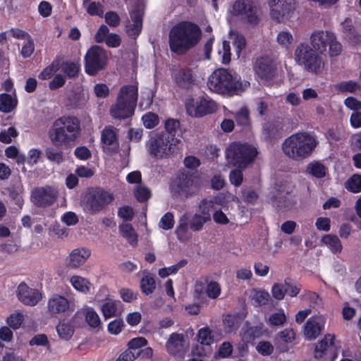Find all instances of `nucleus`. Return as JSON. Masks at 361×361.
<instances>
[{"label":"nucleus","mask_w":361,"mask_h":361,"mask_svg":"<svg viewBox=\"0 0 361 361\" xmlns=\"http://www.w3.org/2000/svg\"><path fill=\"white\" fill-rule=\"evenodd\" d=\"M201 37L202 30L198 25L188 20L180 21L169 31L170 51L177 55H183L195 47Z\"/></svg>","instance_id":"nucleus-1"},{"label":"nucleus","mask_w":361,"mask_h":361,"mask_svg":"<svg viewBox=\"0 0 361 361\" xmlns=\"http://www.w3.org/2000/svg\"><path fill=\"white\" fill-rule=\"evenodd\" d=\"M81 133L80 120L74 116H62L56 118L48 131L51 144L56 147L73 146Z\"/></svg>","instance_id":"nucleus-2"},{"label":"nucleus","mask_w":361,"mask_h":361,"mask_svg":"<svg viewBox=\"0 0 361 361\" xmlns=\"http://www.w3.org/2000/svg\"><path fill=\"white\" fill-rule=\"evenodd\" d=\"M318 145L316 137L307 132H298L285 139L281 149L293 160L300 161L309 157Z\"/></svg>","instance_id":"nucleus-3"},{"label":"nucleus","mask_w":361,"mask_h":361,"mask_svg":"<svg viewBox=\"0 0 361 361\" xmlns=\"http://www.w3.org/2000/svg\"><path fill=\"white\" fill-rule=\"evenodd\" d=\"M208 88L221 95H238L245 90L240 78L233 75L228 69L220 68L212 72L207 81Z\"/></svg>","instance_id":"nucleus-4"},{"label":"nucleus","mask_w":361,"mask_h":361,"mask_svg":"<svg viewBox=\"0 0 361 361\" xmlns=\"http://www.w3.org/2000/svg\"><path fill=\"white\" fill-rule=\"evenodd\" d=\"M138 98V88L135 85H123L118 94L116 102L110 108L113 118L125 119L134 114Z\"/></svg>","instance_id":"nucleus-5"},{"label":"nucleus","mask_w":361,"mask_h":361,"mask_svg":"<svg viewBox=\"0 0 361 361\" xmlns=\"http://www.w3.org/2000/svg\"><path fill=\"white\" fill-rule=\"evenodd\" d=\"M202 186V180L199 174L194 172L183 171L178 173L171 180L169 190L172 196L188 198L199 193Z\"/></svg>","instance_id":"nucleus-6"},{"label":"nucleus","mask_w":361,"mask_h":361,"mask_svg":"<svg viewBox=\"0 0 361 361\" xmlns=\"http://www.w3.org/2000/svg\"><path fill=\"white\" fill-rule=\"evenodd\" d=\"M257 154V148L246 142H233L226 149L228 162L241 169H245L253 163Z\"/></svg>","instance_id":"nucleus-7"},{"label":"nucleus","mask_w":361,"mask_h":361,"mask_svg":"<svg viewBox=\"0 0 361 361\" xmlns=\"http://www.w3.org/2000/svg\"><path fill=\"white\" fill-rule=\"evenodd\" d=\"M294 55L297 63L303 66L305 71L314 74L322 71L324 61L307 43H300L295 49Z\"/></svg>","instance_id":"nucleus-8"},{"label":"nucleus","mask_w":361,"mask_h":361,"mask_svg":"<svg viewBox=\"0 0 361 361\" xmlns=\"http://www.w3.org/2000/svg\"><path fill=\"white\" fill-rule=\"evenodd\" d=\"M114 200L112 192L102 188H89L85 193L83 206L90 214H97L104 209Z\"/></svg>","instance_id":"nucleus-9"},{"label":"nucleus","mask_w":361,"mask_h":361,"mask_svg":"<svg viewBox=\"0 0 361 361\" xmlns=\"http://www.w3.org/2000/svg\"><path fill=\"white\" fill-rule=\"evenodd\" d=\"M312 48L319 54L326 51L329 47V54L331 56H338L342 50V45L337 40L335 34L331 31L317 30L310 36Z\"/></svg>","instance_id":"nucleus-10"},{"label":"nucleus","mask_w":361,"mask_h":361,"mask_svg":"<svg viewBox=\"0 0 361 361\" xmlns=\"http://www.w3.org/2000/svg\"><path fill=\"white\" fill-rule=\"evenodd\" d=\"M107 63V52L99 45L90 47L84 56L85 72L90 76L97 75L106 68Z\"/></svg>","instance_id":"nucleus-11"},{"label":"nucleus","mask_w":361,"mask_h":361,"mask_svg":"<svg viewBox=\"0 0 361 361\" xmlns=\"http://www.w3.org/2000/svg\"><path fill=\"white\" fill-rule=\"evenodd\" d=\"M185 108L188 115L202 118L217 110L216 103L207 95L190 97L186 99Z\"/></svg>","instance_id":"nucleus-12"},{"label":"nucleus","mask_w":361,"mask_h":361,"mask_svg":"<svg viewBox=\"0 0 361 361\" xmlns=\"http://www.w3.org/2000/svg\"><path fill=\"white\" fill-rule=\"evenodd\" d=\"M175 146V139L165 133L151 137L147 145L149 153L152 157L159 159L171 155Z\"/></svg>","instance_id":"nucleus-13"},{"label":"nucleus","mask_w":361,"mask_h":361,"mask_svg":"<svg viewBox=\"0 0 361 361\" xmlns=\"http://www.w3.org/2000/svg\"><path fill=\"white\" fill-rule=\"evenodd\" d=\"M57 191L49 185L35 188L31 192L32 202L37 207L46 208L52 205L57 199Z\"/></svg>","instance_id":"nucleus-14"},{"label":"nucleus","mask_w":361,"mask_h":361,"mask_svg":"<svg viewBox=\"0 0 361 361\" xmlns=\"http://www.w3.org/2000/svg\"><path fill=\"white\" fill-rule=\"evenodd\" d=\"M174 84L180 90H190L197 82V77L192 68L184 66L175 68L171 72Z\"/></svg>","instance_id":"nucleus-15"},{"label":"nucleus","mask_w":361,"mask_h":361,"mask_svg":"<svg viewBox=\"0 0 361 361\" xmlns=\"http://www.w3.org/2000/svg\"><path fill=\"white\" fill-rule=\"evenodd\" d=\"M271 16L278 23L292 16L295 10V0H269Z\"/></svg>","instance_id":"nucleus-16"},{"label":"nucleus","mask_w":361,"mask_h":361,"mask_svg":"<svg viewBox=\"0 0 361 361\" xmlns=\"http://www.w3.org/2000/svg\"><path fill=\"white\" fill-rule=\"evenodd\" d=\"M253 70L262 80L270 81L276 75L277 67L272 58L265 56L256 59L253 65Z\"/></svg>","instance_id":"nucleus-17"},{"label":"nucleus","mask_w":361,"mask_h":361,"mask_svg":"<svg viewBox=\"0 0 361 361\" xmlns=\"http://www.w3.org/2000/svg\"><path fill=\"white\" fill-rule=\"evenodd\" d=\"M257 11L254 2L250 0H237L232 6L234 16L245 15L247 22L251 25H257L259 21Z\"/></svg>","instance_id":"nucleus-18"},{"label":"nucleus","mask_w":361,"mask_h":361,"mask_svg":"<svg viewBox=\"0 0 361 361\" xmlns=\"http://www.w3.org/2000/svg\"><path fill=\"white\" fill-rule=\"evenodd\" d=\"M326 318L321 315H313L305 322L303 333L305 338L309 341L316 339L324 330Z\"/></svg>","instance_id":"nucleus-19"},{"label":"nucleus","mask_w":361,"mask_h":361,"mask_svg":"<svg viewBox=\"0 0 361 361\" xmlns=\"http://www.w3.org/2000/svg\"><path fill=\"white\" fill-rule=\"evenodd\" d=\"M17 296L21 302L30 306L36 305L42 299V294L37 289L31 288L25 283L18 286Z\"/></svg>","instance_id":"nucleus-20"},{"label":"nucleus","mask_w":361,"mask_h":361,"mask_svg":"<svg viewBox=\"0 0 361 361\" xmlns=\"http://www.w3.org/2000/svg\"><path fill=\"white\" fill-rule=\"evenodd\" d=\"M91 255V251L85 247L74 249L66 259L67 265L71 268H78L83 265Z\"/></svg>","instance_id":"nucleus-21"},{"label":"nucleus","mask_w":361,"mask_h":361,"mask_svg":"<svg viewBox=\"0 0 361 361\" xmlns=\"http://www.w3.org/2000/svg\"><path fill=\"white\" fill-rule=\"evenodd\" d=\"M69 305V301L66 297L54 294L48 300L47 310L51 315L61 314L68 310Z\"/></svg>","instance_id":"nucleus-22"},{"label":"nucleus","mask_w":361,"mask_h":361,"mask_svg":"<svg viewBox=\"0 0 361 361\" xmlns=\"http://www.w3.org/2000/svg\"><path fill=\"white\" fill-rule=\"evenodd\" d=\"M283 125L281 121L267 122L263 127V135L268 142H272L283 136Z\"/></svg>","instance_id":"nucleus-23"},{"label":"nucleus","mask_w":361,"mask_h":361,"mask_svg":"<svg viewBox=\"0 0 361 361\" xmlns=\"http://www.w3.org/2000/svg\"><path fill=\"white\" fill-rule=\"evenodd\" d=\"M341 26L343 32L348 38L350 43L357 44L361 42V35L355 30L351 18H346L345 20L341 23Z\"/></svg>","instance_id":"nucleus-24"},{"label":"nucleus","mask_w":361,"mask_h":361,"mask_svg":"<svg viewBox=\"0 0 361 361\" xmlns=\"http://www.w3.org/2000/svg\"><path fill=\"white\" fill-rule=\"evenodd\" d=\"M7 191L11 204L14 205L12 209L20 212L24 205L23 188L20 187L12 185L7 188Z\"/></svg>","instance_id":"nucleus-25"},{"label":"nucleus","mask_w":361,"mask_h":361,"mask_svg":"<svg viewBox=\"0 0 361 361\" xmlns=\"http://www.w3.org/2000/svg\"><path fill=\"white\" fill-rule=\"evenodd\" d=\"M121 304L119 300H115L109 298L104 299L100 307L101 312L105 319H109L116 316L118 305Z\"/></svg>","instance_id":"nucleus-26"},{"label":"nucleus","mask_w":361,"mask_h":361,"mask_svg":"<svg viewBox=\"0 0 361 361\" xmlns=\"http://www.w3.org/2000/svg\"><path fill=\"white\" fill-rule=\"evenodd\" d=\"M335 336L327 334L324 338L320 340L315 345L314 356L317 358H322L325 355L327 348L334 345Z\"/></svg>","instance_id":"nucleus-27"},{"label":"nucleus","mask_w":361,"mask_h":361,"mask_svg":"<svg viewBox=\"0 0 361 361\" xmlns=\"http://www.w3.org/2000/svg\"><path fill=\"white\" fill-rule=\"evenodd\" d=\"M18 99L7 93L0 94V111L8 114L13 111L18 106Z\"/></svg>","instance_id":"nucleus-28"},{"label":"nucleus","mask_w":361,"mask_h":361,"mask_svg":"<svg viewBox=\"0 0 361 361\" xmlns=\"http://www.w3.org/2000/svg\"><path fill=\"white\" fill-rule=\"evenodd\" d=\"M184 337L183 334L173 333L166 343L168 351L171 354H177L183 347Z\"/></svg>","instance_id":"nucleus-29"},{"label":"nucleus","mask_w":361,"mask_h":361,"mask_svg":"<svg viewBox=\"0 0 361 361\" xmlns=\"http://www.w3.org/2000/svg\"><path fill=\"white\" fill-rule=\"evenodd\" d=\"M296 338L295 331L292 328H286L279 331L274 338L276 345L279 343L293 345Z\"/></svg>","instance_id":"nucleus-30"},{"label":"nucleus","mask_w":361,"mask_h":361,"mask_svg":"<svg viewBox=\"0 0 361 361\" xmlns=\"http://www.w3.org/2000/svg\"><path fill=\"white\" fill-rule=\"evenodd\" d=\"M322 243L327 245L331 252L340 253L342 251L343 246L341 242L336 235L327 234L324 235L321 240Z\"/></svg>","instance_id":"nucleus-31"},{"label":"nucleus","mask_w":361,"mask_h":361,"mask_svg":"<svg viewBox=\"0 0 361 361\" xmlns=\"http://www.w3.org/2000/svg\"><path fill=\"white\" fill-rule=\"evenodd\" d=\"M54 146L47 147L44 153L47 159L50 161L58 165L62 164L64 161L63 152L61 149Z\"/></svg>","instance_id":"nucleus-32"},{"label":"nucleus","mask_w":361,"mask_h":361,"mask_svg":"<svg viewBox=\"0 0 361 361\" xmlns=\"http://www.w3.org/2000/svg\"><path fill=\"white\" fill-rule=\"evenodd\" d=\"M226 333H235L240 325V317L236 314H227L223 319Z\"/></svg>","instance_id":"nucleus-33"},{"label":"nucleus","mask_w":361,"mask_h":361,"mask_svg":"<svg viewBox=\"0 0 361 361\" xmlns=\"http://www.w3.org/2000/svg\"><path fill=\"white\" fill-rule=\"evenodd\" d=\"M264 333V330L262 324L257 326H248L243 331V338L247 342H252L256 338L261 337Z\"/></svg>","instance_id":"nucleus-34"},{"label":"nucleus","mask_w":361,"mask_h":361,"mask_svg":"<svg viewBox=\"0 0 361 361\" xmlns=\"http://www.w3.org/2000/svg\"><path fill=\"white\" fill-rule=\"evenodd\" d=\"M121 235L133 246L137 243V235L130 224H124L119 226Z\"/></svg>","instance_id":"nucleus-35"},{"label":"nucleus","mask_w":361,"mask_h":361,"mask_svg":"<svg viewBox=\"0 0 361 361\" xmlns=\"http://www.w3.org/2000/svg\"><path fill=\"white\" fill-rule=\"evenodd\" d=\"M56 331L61 339L68 341L73 336L75 329L69 322L63 320L59 322Z\"/></svg>","instance_id":"nucleus-36"},{"label":"nucleus","mask_w":361,"mask_h":361,"mask_svg":"<svg viewBox=\"0 0 361 361\" xmlns=\"http://www.w3.org/2000/svg\"><path fill=\"white\" fill-rule=\"evenodd\" d=\"M270 298L269 293L265 290H254V293L251 296V301L255 307H261L267 305Z\"/></svg>","instance_id":"nucleus-37"},{"label":"nucleus","mask_w":361,"mask_h":361,"mask_svg":"<svg viewBox=\"0 0 361 361\" xmlns=\"http://www.w3.org/2000/svg\"><path fill=\"white\" fill-rule=\"evenodd\" d=\"M141 291L146 295L152 294L156 288L154 277L151 274L144 276L140 280Z\"/></svg>","instance_id":"nucleus-38"},{"label":"nucleus","mask_w":361,"mask_h":361,"mask_svg":"<svg viewBox=\"0 0 361 361\" xmlns=\"http://www.w3.org/2000/svg\"><path fill=\"white\" fill-rule=\"evenodd\" d=\"M63 73L68 78H74L78 75L80 70V65L73 61H63L61 64Z\"/></svg>","instance_id":"nucleus-39"},{"label":"nucleus","mask_w":361,"mask_h":361,"mask_svg":"<svg viewBox=\"0 0 361 361\" xmlns=\"http://www.w3.org/2000/svg\"><path fill=\"white\" fill-rule=\"evenodd\" d=\"M250 112L247 108L242 107L235 115V120L237 126L242 127V129H247L250 126Z\"/></svg>","instance_id":"nucleus-40"},{"label":"nucleus","mask_w":361,"mask_h":361,"mask_svg":"<svg viewBox=\"0 0 361 361\" xmlns=\"http://www.w3.org/2000/svg\"><path fill=\"white\" fill-rule=\"evenodd\" d=\"M197 338L201 345H210L214 343L212 331L207 326L202 327L198 330Z\"/></svg>","instance_id":"nucleus-41"},{"label":"nucleus","mask_w":361,"mask_h":361,"mask_svg":"<svg viewBox=\"0 0 361 361\" xmlns=\"http://www.w3.org/2000/svg\"><path fill=\"white\" fill-rule=\"evenodd\" d=\"M345 187L349 192L357 193L361 192V174L352 175L345 182Z\"/></svg>","instance_id":"nucleus-42"},{"label":"nucleus","mask_w":361,"mask_h":361,"mask_svg":"<svg viewBox=\"0 0 361 361\" xmlns=\"http://www.w3.org/2000/svg\"><path fill=\"white\" fill-rule=\"evenodd\" d=\"M286 294L290 298L296 297L301 290V285L291 278H286L284 280Z\"/></svg>","instance_id":"nucleus-43"},{"label":"nucleus","mask_w":361,"mask_h":361,"mask_svg":"<svg viewBox=\"0 0 361 361\" xmlns=\"http://www.w3.org/2000/svg\"><path fill=\"white\" fill-rule=\"evenodd\" d=\"M59 69V62L54 60L52 63L45 67L38 75L39 80H45L51 78Z\"/></svg>","instance_id":"nucleus-44"},{"label":"nucleus","mask_w":361,"mask_h":361,"mask_svg":"<svg viewBox=\"0 0 361 361\" xmlns=\"http://www.w3.org/2000/svg\"><path fill=\"white\" fill-rule=\"evenodd\" d=\"M187 264L188 261L186 259H181L174 265L160 269L158 274L161 278H166L171 274H176L180 269L184 267Z\"/></svg>","instance_id":"nucleus-45"},{"label":"nucleus","mask_w":361,"mask_h":361,"mask_svg":"<svg viewBox=\"0 0 361 361\" xmlns=\"http://www.w3.org/2000/svg\"><path fill=\"white\" fill-rule=\"evenodd\" d=\"M102 142L106 145H111L116 140V133L113 126H106L102 131Z\"/></svg>","instance_id":"nucleus-46"},{"label":"nucleus","mask_w":361,"mask_h":361,"mask_svg":"<svg viewBox=\"0 0 361 361\" xmlns=\"http://www.w3.org/2000/svg\"><path fill=\"white\" fill-rule=\"evenodd\" d=\"M214 207V202L212 200L203 199L199 204L200 215L207 221L211 220V212Z\"/></svg>","instance_id":"nucleus-47"},{"label":"nucleus","mask_w":361,"mask_h":361,"mask_svg":"<svg viewBox=\"0 0 361 361\" xmlns=\"http://www.w3.org/2000/svg\"><path fill=\"white\" fill-rule=\"evenodd\" d=\"M307 171L317 178H324L326 175V168L319 162L310 163L307 167Z\"/></svg>","instance_id":"nucleus-48"},{"label":"nucleus","mask_w":361,"mask_h":361,"mask_svg":"<svg viewBox=\"0 0 361 361\" xmlns=\"http://www.w3.org/2000/svg\"><path fill=\"white\" fill-rule=\"evenodd\" d=\"M287 320V317L283 311L281 309L276 312L271 314L268 319L269 324L271 326H283Z\"/></svg>","instance_id":"nucleus-49"},{"label":"nucleus","mask_w":361,"mask_h":361,"mask_svg":"<svg viewBox=\"0 0 361 361\" xmlns=\"http://www.w3.org/2000/svg\"><path fill=\"white\" fill-rule=\"evenodd\" d=\"M71 283L73 288L82 293L89 291V281L79 276H73L71 278Z\"/></svg>","instance_id":"nucleus-50"},{"label":"nucleus","mask_w":361,"mask_h":361,"mask_svg":"<svg viewBox=\"0 0 361 361\" xmlns=\"http://www.w3.org/2000/svg\"><path fill=\"white\" fill-rule=\"evenodd\" d=\"M85 318L87 324L91 327L97 328L101 324V320L98 314L92 307L87 309Z\"/></svg>","instance_id":"nucleus-51"},{"label":"nucleus","mask_w":361,"mask_h":361,"mask_svg":"<svg viewBox=\"0 0 361 361\" xmlns=\"http://www.w3.org/2000/svg\"><path fill=\"white\" fill-rule=\"evenodd\" d=\"M336 88L341 92L353 93L360 88V85L354 80H348L338 83Z\"/></svg>","instance_id":"nucleus-52"},{"label":"nucleus","mask_w":361,"mask_h":361,"mask_svg":"<svg viewBox=\"0 0 361 361\" xmlns=\"http://www.w3.org/2000/svg\"><path fill=\"white\" fill-rule=\"evenodd\" d=\"M207 221H208L200 214H195L190 221L189 227L192 231H200L202 229L204 224Z\"/></svg>","instance_id":"nucleus-53"},{"label":"nucleus","mask_w":361,"mask_h":361,"mask_svg":"<svg viewBox=\"0 0 361 361\" xmlns=\"http://www.w3.org/2000/svg\"><path fill=\"white\" fill-rule=\"evenodd\" d=\"M147 345V340L144 337H136L130 340L128 343V348L133 350L137 355V351H140L142 347Z\"/></svg>","instance_id":"nucleus-54"},{"label":"nucleus","mask_w":361,"mask_h":361,"mask_svg":"<svg viewBox=\"0 0 361 361\" xmlns=\"http://www.w3.org/2000/svg\"><path fill=\"white\" fill-rule=\"evenodd\" d=\"M18 135V133L16 128L9 127L7 130L0 132V142L4 144H10L12 142V138H15Z\"/></svg>","instance_id":"nucleus-55"},{"label":"nucleus","mask_w":361,"mask_h":361,"mask_svg":"<svg viewBox=\"0 0 361 361\" xmlns=\"http://www.w3.org/2000/svg\"><path fill=\"white\" fill-rule=\"evenodd\" d=\"M24 320V316L21 312H16L11 314L6 319V322L9 327L14 330L20 328Z\"/></svg>","instance_id":"nucleus-56"},{"label":"nucleus","mask_w":361,"mask_h":361,"mask_svg":"<svg viewBox=\"0 0 361 361\" xmlns=\"http://www.w3.org/2000/svg\"><path fill=\"white\" fill-rule=\"evenodd\" d=\"M180 123L178 119L175 118H168L165 121L164 127L167 132L166 134L171 136L175 139V135L180 128Z\"/></svg>","instance_id":"nucleus-57"},{"label":"nucleus","mask_w":361,"mask_h":361,"mask_svg":"<svg viewBox=\"0 0 361 361\" xmlns=\"http://www.w3.org/2000/svg\"><path fill=\"white\" fill-rule=\"evenodd\" d=\"M142 120L145 127L148 129H151L157 126L159 121V116L152 112L145 114L142 116Z\"/></svg>","instance_id":"nucleus-58"},{"label":"nucleus","mask_w":361,"mask_h":361,"mask_svg":"<svg viewBox=\"0 0 361 361\" xmlns=\"http://www.w3.org/2000/svg\"><path fill=\"white\" fill-rule=\"evenodd\" d=\"M241 192L244 202L248 204H255L259 198L257 192L251 188H243Z\"/></svg>","instance_id":"nucleus-59"},{"label":"nucleus","mask_w":361,"mask_h":361,"mask_svg":"<svg viewBox=\"0 0 361 361\" xmlns=\"http://www.w3.org/2000/svg\"><path fill=\"white\" fill-rule=\"evenodd\" d=\"M243 170L241 169H235L231 170L229 173V180L231 183L235 187L240 186L243 180Z\"/></svg>","instance_id":"nucleus-60"},{"label":"nucleus","mask_w":361,"mask_h":361,"mask_svg":"<svg viewBox=\"0 0 361 361\" xmlns=\"http://www.w3.org/2000/svg\"><path fill=\"white\" fill-rule=\"evenodd\" d=\"M206 293L209 298H217L221 294V287L219 284L216 281H210L208 283Z\"/></svg>","instance_id":"nucleus-61"},{"label":"nucleus","mask_w":361,"mask_h":361,"mask_svg":"<svg viewBox=\"0 0 361 361\" xmlns=\"http://www.w3.org/2000/svg\"><path fill=\"white\" fill-rule=\"evenodd\" d=\"M159 226L164 230L171 229L174 226V218L173 215L171 212H166L164 214L160 219Z\"/></svg>","instance_id":"nucleus-62"},{"label":"nucleus","mask_w":361,"mask_h":361,"mask_svg":"<svg viewBox=\"0 0 361 361\" xmlns=\"http://www.w3.org/2000/svg\"><path fill=\"white\" fill-rule=\"evenodd\" d=\"M257 351L263 356H269L274 352V346L269 341H262L256 346Z\"/></svg>","instance_id":"nucleus-63"},{"label":"nucleus","mask_w":361,"mask_h":361,"mask_svg":"<svg viewBox=\"0 0 361 361\" xmlns=\"http://www.w3.org/2000/svg\"><path fill=\"white\" fill-rule=\"evenodd\" d=\"M130 17L132 20V23H137L138 24L142 25L143 21V16H144V10L141 8L140 6H135L130 12Z\"/></svg>","instance_id":"nucleus-64"}]
</instances>
